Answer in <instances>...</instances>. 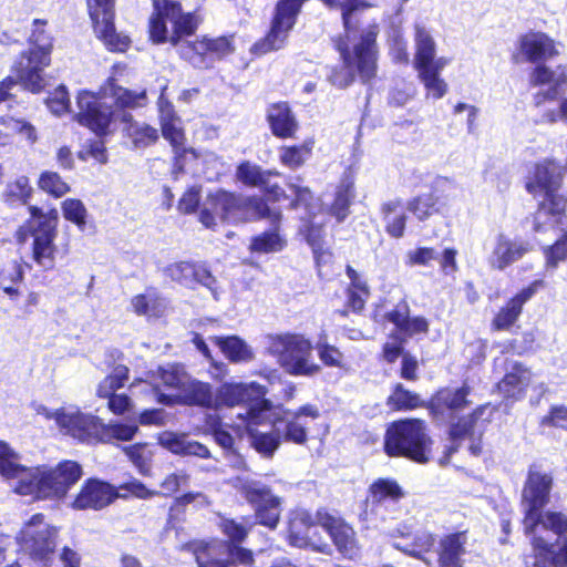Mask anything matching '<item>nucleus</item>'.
Segmentation results:
<instances>
[{"instance_id": "8fccbe9b", "label": "nucleus", "mask_w": 567, "mask_h": 567, "mask_svg": "<svg viewBox=\"0 0 567 567\" xmlns=\"http://www.w3.org/2000/svg\"><path fill=\"white\" fill-rule=\"evenodd\" d=\"M210 340L230 362L249 361L252 358L251 351L238 336H215Z\"/></svg>"}, {"instance_id": "7ed1b4c3", "label": "nucleus", "mask_w": 567, "mask_h": 567, "mask_svg": "<svg viewBox=\"0 0 567 567\" xmlns=\"http://www.w3.org/2000/svg\"><path fill=\"white\" fill-rule=\"evenodd\" d=\"M147 20L148 41L178 48L179 58L195 69H207L205 34L194 37L204 22L199 10L185 12L179 0H152Z\"/></svg>"}, {"instance_id": "3c124183", "label": "nucleus", "mask_w": 567, "mask_h": 567, "mask_svg": "<svg viewBox=\"0 0 567 567\" xmlns=\"http://www.w3.org/2000/svg\"><path fill=\"white\" fill-rule=\"evenodd\" d=\"M386 405L395 412L412 411L417 408L425 409V401L416 392L405 389L401 383H396L386 399Z\"/></svg>"}, {"instance_id": "a18cd8bd", "label": "nucleus", "mask_w": 567, "mask_h": 567, "mask_svg": "<svg viewBox=\"0 0 567 567\" xmlns=\"http://www.w3.org/2000/svg\"><path fill=\"white\" fill-rule=\"evenodd\" d=\"M260 423L245 422L246 433L250 439L252 449L264 457H272L282 440L279 432H260L255 426Z\"/></svg>"}, {"instance_id": "1a4fd4ad", "label": "nucleus", "mask_w": 567, "mask_h": 567, "mask_svg": "<svg viewBox=\"0 0 567 567\" xmlns=\"http://www.w3.org/2000/svg\"><path fill=\"white\" fill-rule=\"evenodd\" d=\"M28 218L18 228L20 240L31 238V258L40 267L51 270L55 266L58 247L55 239L60 221L59 210L54 206L44 209L39 205H28Z\"/></svg>"}, {"instance_id": "72a5a7b5", "label": "nucleus", "mask_w": 567, "mask_h": 567, "mask_svg": "<svg viewBox=\"0 0 567 567\" xmlns=\"http://www.w3.org/2000/svg\"><path fill=\"white\" fill-rule=\"evenodd\" d=\"M16 135L29 144L38 140L37 130L29 121L10 115L0 116V147L11 145Z\"/></svg>"}, {"instance_id": "de8ad7c7", "label": "nucleus", "mask_w": 567, "mask_h": 567, "mask_svg": "<svg viewBox=\"0 0 567 567\" xmlns=\"http://www.w3.org/2000/svg\"><path fill=\"white\" fill-rule=\"evenodd\" d=\"M122 121L126 123L125 134L135 147H147L158 141L159 136L156 127L146 123L135 122L131 114H124Z\"/></svg>"}, {"instance_id": "864d4df0", "label": "nucleus", "mask_w": 567, "mask_h": 567, "mask_svg": "<svg viewBox=\"0 0 567 567\" xmlns=\"http://www.w3.org/2000/svg\"><path fill=\"white\" fill-rule=\"evenodd\" d=\"M369 494L374 503H382L386 499L398 502L404 496V492L394 478L380 477L369 486Z\"/></svg>"}, {"instance_id": "5fc2aeb1", "label": "nucleus", "mask_w": 567, "mask_h": 567, "mask_svg": "<svg viewBox=\"0 0 567 567\" xmlns=\"http://www.w3.org/2000/svg\"><path fill=\"white\" fill-rule=\"evenodd\" d=\"M167 104V112L161 118V131L163 137L169 143L172 148L186 145L187 137L183 127L176 124L178 120L175 115L174 109L171 103Z\"/></svg>"}, {"instance_id": "473e14b6", "label": "nucleus", "mask_w": 567, "mask_h": 567, "mask_svg": "<svg viewBox=\"0 0 567 567\" xmlns=\"http://www.w3.org/2000/svg\"><path fill=\"white\" fill-rule=\"evenodd\" d=\"M486 411H489V414H493L496 411V408L489 402L478 404L468 414L458 417L456 416L454 420L447 422L449 440L451 442H461L465 439H472L475 434L476 424Z\"/></svg>"}, {"instance_id": "ea45409f", "label": "nucleus", "mask_w": 567, "mask_h": 567, "mask_svg": "<svg viewBox=\"0 0 567 567\" xmlns=\"http://www.w3.org/2000/svg\"><path fill=\"white\" fill-rule=\"evenodd\" d=\"M402 208L401 199L385 202L380 208L384 220V231L393 239H400L405 234L408 216Z\"/></svg>"}, {"instance_id": "9d476101", "label": "nucleus", "mask_w": 567, "mask_h": 567, "mask_svg": "<svg viewBox=\"0 0 567 567\" xmlns=\"http://www.w3.org/2000/svg\"><path fill=\"white\" fill-rule=\"evenodd\" d=\"M433 440L426 424L416 417L400 419L391 422L384 433L383 452L392 458H406L416 464H426L431 460Z\"/></svg>"}, {"instance_id": "f8f14e48", "label": "nucleus", "mask_w": 567, "mask_h": 567, "mask_svg": "<svg viewBox=\"0 0 567 567\" xmlns=\"http://www.w3.org/2000/svg\"><path fill=\"white\" fill-rule=\"evenodd\" d=\"M415 43L414 66L419 78L433 99H441L447 92V84L440 78V73L447 61L435 59V42L425 29L417 28Z\"/></svg>"}, {"instance_id": "20e7f679", "label": "nucleus", "mask_w": 567, "mask_h": 567, "mask_svg": "<svg viewBox=\"0 0 567 567\" xmlns=\"http://www.w3.org/2000/svg\"><path fill=\"white\" fill-rule=\"evenodd\" d=\"M237 520L233 517L220 516L217 527L224 540L192 539L182 545V550L190 553L198 567H251L255 555L243 544L248 538L252 524L249 517Z\"/></svg>"}, {"instance_id": "a211bd4d", "label": "nucleus", "mask_w": 567, "mask_h": 567, "mask_svg": "<svg viewBox=\"0 0 567 567\" xmlns=\"http://www.w3.org/2000/svg\"><path fill=\"white\" fill-rule=\"evenodd\" d=\"M316 518L343 558L353 559L359 555L357 532L343 517L332 515L326 507H319Z\"/></svg>"}, {"instance_id": "13d9d810", "label": "nucleus", "mask_w": 567, "mask_h": 567, "mask_svg": "<svg viewBox=\"0 0 567 567\" xmlns=\"http://www.w3.org/2000/svg\"><path fill=\"white\" fill-rule=\"evenodd\" d=\"M61 210L63 218L73 225L79 230L84 231L87 225V209L83 202L79 198H66L61 202Z\"/></svg>"}, {"instance_id": "79ce46f5", "label": "nucleus", "mask_w": 567, "mask_h": 567, "mask_svg": "<svg viewBox=\"0 0 567 567\" xmlns=\"http://www.w3.org/2000/svg\"><path fill=\"white\" fill-rule=\"evenodd\" d=\"M96 38L105 49L113 53H125L132 44L127 34L116 31L115 20H109L92 27Z\"/></svg>"}, {"instance_id": "2f4dec72", "label": "nucleus", "mask_w": 567, "mask_h": 567, "mask_svg": "<svg viewBox=\"0 0 567 567\" xmlns=\"http://www.w3.org/2000/svg\"><path fill=\"white\" fill-rule=\"evenodd\" d=\"M239 223H249L267 219L277 224L282 221L280 209H272L264 196L241 194Z\"/></svg>"}, {"instance_id": "dca6fc26", "label": "nucleus", "mask_w": 567, "mask_h": 567, "mask_svg": "<svg viewBox=\"0 0 567 567\" xmlns=\"http://www.w3.org/2000/svg\"><path fill=\"white\" fill-rule=\"evenodd\" d=\"M470 394L471 386L468 384H463L456 389L441 386L425 401V409L433 422L447 424L470 405Z\"/></svg>"}, {"instance_id": "6e6552de", "label": "nucleus", "mask_w": 567, "mask_h": 567, "mask_svg": "<svg viewBox=\"0 0 567 567\" xmlns=\"http://www.w3.org/2000/svg\"><path fill=\"white\" fill-rule=\"evenodd\" d=\"M27 42L29 48L19 54L12 71L25 90L40 93L45 85L43 71L51 64L54 48L48 19H33Z\"/></svg>"}, {"instance_id": "e433bc0d", "label": "nucleus", "mask_w": 567, "mask_h": 567, "mask_svg": "<svg viewBox=\"0 0 567 567\" xmlns=\"http://www.w3.org/2000/svg\"><path fill=\"white\" fill-rule=\"evenodd\" d=\"M437 543V536L431 530H417L411 543H393V547L404 555L429 564V555L434 551Z\"/></svg>"}, {"instance_id": "37998d69", "label": "nucleus", "mask_w": 567, "mask_h": 567, "mask_svg": "<svg viewBox=\"0 0 567 567\" xmlns=\"http://www.w3.org/2000/svg\"><path fill=\"white\" fill-rule=\"evenodd\" d=\"M7 298L11 307L16 310L17 317L25 318L38 308L41 293L22 282L17 288L10 290Z\"/></svg>"}, {"instance_id": "f03ea898", "label": "nucleus", "mask_w": 567, "mask_h": 567, "mask_svg": "<svg viewBox=\"0 0 567 567\" xmlns=\"http://www.w3.org/2000/svg\"><path fill=\"white\" fill-rule=\"evenodd\" d=\"M19 453L0 440V475L19 478L16 492L35 501H62L83 476L82 465L74 460H62L54 466L28 467L19 463Z\"/></svg>"}, {"instance_id": "a19ab883", "label": "nucleus", "mask_w": 567, "mask_h": 567, "mask_svg": "<svg viewBox=\"0 0 567 567\" xmlns=\"http://www.w3.org/2000/svg\"><path fill=\"white\" fill-rule=\"evenodd\" d=\"M133 312L146 318L159 319L166 312L165 299L154 289L148 288L146 292L135 295L131 299Z\"/></svg>"}, {"instance_id": "69168bd1", "label": "nucleus", "mask_w": 567, "mask_h": 567, "mask_svg": "<svg viewBox=\"0 0 567 567\" xmlns=\"http://www.w3.org/2000/svg\"><path fill=\"white\" fill-rule=\"evenodd\" d=\"M116 487L118 498L122 499H128L131 497L138 499H150L155 496H159V491L148 488L137 478H131L130 481L124 482Z\"/></svg>"}, {"instance_id": "603ef678", "label": "nucleus", "mask_w": 567, "mask_h": 567, "mask_svg": "<svg viewBox=\"0 0 567 567\" xmlns=\"http://www.w3.org/2000/svg\"><path fill=\"white\" fill-rule=\"evenodd\" d=\"M38 188L53 199H60L71 192L70 184L55 171H42L37 179Z\"/></svg>"}, {"instance_id": "0e129e2a", "label": "nucleus", "mask_w": 567, "mask_h": 567, "mask_svg": "<svg viewBox=\"0 0 567 567\" xmlns=\"http://www.w3.org/2000/svg\"><path fill=\"white\" fill-rule=\"evenodd\" d=\"M138 427L133 424H125L116 422L113 424L103 423L101 444L112 443L114 440L117 441H131L137 433Z\"/></svg>"}, {"instance_id": "c03bdc74", "label": "nucleus", "mask_w": 567, "mask_h": 567, "mask_svg": "<svg viewBox=\"0 0 567 567\" xmlns=\"http://www.w3.org/2000/svg\"><path fill=\"white\" fill-rule=\"evenodd\" d=\"M25 540L29 544L30 556L44 560L55 550L54 528L47 526L41 530H27Z\"/></svg>"}, {"instance_id": "6e6d98bb", "label": "nucleus", "mask_w": 567, "mask_h": 567, "mask_svg": "<svg viewBox=\"0 0 567 567\" xmlns=\"http://www.w3.org/2000/svg\"><path fill=\"white\" fill-rule=\"evenodd\" d=\"M337 6L341 9V19L344 29V35L342 38L354 39L355 33L358 32V21L353 13L357 10L368 9L371 4L367 0H343V2L339 3L337 1Z\"/></svg>"}, {"instance_id": "39448f33", "label": "nucleus", "mask_w": 567, "mask_h": 567, "mask_svg": "<svg viewBox=\"0 0 567 567\" xmlns=\"http://www.w3.org/2000/svg\"><path fill=\"white\" fill-rule=\"evenodd\" d=\"M563 182V167L553 158L535 163L526 176V192L538 199L533 219L535 233H545L564 224L567 217V196L560 193Z\"/></svg>"}, {"instance_id": "7c9ffc66", "label": "nucleus", "mask_w": 567, "mask_h": 567, "mask_svg": "<svg viewBox=\"0 0 567 567\" xmlns=\"http://www.w3.org/2000/svg\"><path fill=\"white\" fill-rule=\"evenodd\" d=\"M528 250L529 247L526 243L512 240L506 235L499 234L496 237L489 265L493 269L504 270L519 260Z\"/></svg>"}, {"instance_id": "412c9836", "label": "nucleus", "mask_w": 567, "mask_h": 567, "mask_svg": "<svg viewBox=\"0 0 567 567\" xmlns=\"http://www.w3.org/2000/svg\"><path fill=\"white\" fill-rule=\"evenodd\" d=\"M54 420L65 435L78 442L92 445L101 444L103 421L99 416L82 412L68 413L63 409H59L54 413Z\"/></svg>"}, {"instance_id": "b1692460", "label": "nucleus", "mask_w": 567, "mask_h": 567, "mask_svg": "<svg viewBox=\"0 0 567 567\" xmlns=\"http://www.w3.org/2000/svg\"><path fill=\"white\" fill-rule=\"evenodd\" d=\"M544 287L543 280H534L511 296L494 313L491 330L494 332L509 331L523 315L525 305Z\"/></svg>"}, {"instance_id": "680f3d73", "label": "nucleus", "mask_w": 567, "mask_h": 567, "mask_svg": "<svg viewBox=\"0 0 567 567\" xmlns=\"http://www.w3.org/2000/svg\"><path fill=\"white\" fill-rule=\"evenodd\" d=\"M317 354L324 367L346 369L347 360L343 352L327 340H319L316 344Z\"/></svg>"}, {"instance_id": "cd10ccee", "label": "nucleus", "mask_w": 567, "mask_h": 567, "mask_svg": "<svg viewBox=\"0 0 567 567\" xmlns=\"http://www.w3.org/2000/svg\"><path fill=\"white\" fill-rule=\"evenodd\" d=\"M266 122L279 140H293L300 128L295 112L287 101L272 102L266 109Z\"/></svg>"}, {"instance_id": "c756f323", "label": "nucleus", "mask_w": 567, "mask_h": 567, "mask_svg": "<svg viewBox=\"0 0 567 567\" xmlns=\"http://www.w3.org/2000/svg\"><path fill=\"white\" fill-rule=\"evenodd\" d=\"M100 93L109 95L113 100V107L117 110L137 109L146 105L147 93L143 89L133 91L118 84L117 79L112 74L102 84Z\"/></svg>"}, {"instance_id": "774afa93", "label": "nucleus", "mask_w": 567, "mask_h": 567, "mask_svg": "<svg viewBox=\"0 0 567 567\" xmlns=\"http://www.w3.org/2000/svg\"><path fill=\"white\" fill-rule=\"evenodd\" d=\"M173 153L171 174L177 179L186 172L187 165L190 162H196L199 155L195 148L186 145L173 148Z\"/></svg>"}, {"instance_id": "4be33fe9", "label": "nucleus", "mask_w": 567, "mask_h": 567, "mask_svg": "<svg viewBox=\"0 0 567 567\" xmlns=\"http://www.w3.org/2000/svg\"><path fill=\"white\" fill-rule=\"evenodd\" d=\"M559 55L556 41L546 32L528 31L517 39V48L511 55L515 64L545 63Z\"/></svg>"}, {"instance_id": "bb28decb", "label": "nucleus", "mask_w": 567, "mask_h": 567, "mask_svg": "<svg viewBox=\"0 0 567 567\" xmlns=\"http://www.w3.org/2000/svg\"><path fill=\"white\" fill-rule=\"evenodd\" d=\"M468 529L454 530L437 539V567H464V556L467 554Z\"/></svg>"}, {"instance_id": "09e8293b", "label": "nucleus", "mask_w": 567, "mask_h": 567, "mask_svg": "<svg viewBox=\"0 0 567 567\" xmlns=\"http://www.w3.org/2000/svg\"><path fill=\"white\" fill-rule=\"evenodd\" d=\"M207 69L213 68L215 61H221L230 56L236 51L235 34H223L209 37L205 34Z\"/></svg>"}, {"instance_id": "bf43d9fd", "label": "nucleus", "mask_w": 567, "mask_h": 567, "mask_svg": "<svg viewBox=\"0 0 567 567\" xmlns=\"http://www.w3.org/2000/svg\"><path fill=\"white\" fill-rule=\"evenodd\" d=\"M130 379V369L124 364L116 365L113 371L104 377L96 388V395L113 394L122 389Z\"/></svg>"}, {"instance_id": "338daca9", "label": "nucleus", "mask_w": 567, "mask_h": 567, "mask_svg": "<svg viewBox=\"0 0 567 567\" xmlns=\"http://www.w3.org/2000/svg\"><path fill=\"white\" fill-rule=\"evenodd\" d=\"M79 159L87 162L93 159L97 164H106L109 161L107 150L103 138L89 140L76 153Z\"/></svg>"}, {"instance_id": "49530a36", "label": "nucleus", "mask_w": 567, "mask_h": 567, "mask_svg": "<svg viewBox=\"0 0 567 567\" xmlns=\"http://www.w3.org/2000/svg\"><path fill=\"white\" fill-rule=\"evenodd\" d=\"M313 144L312 140H306L300 144L281 145L278 148L279 163L290 171L301 168L311 157Z\"/></svg>"}, {"instance_id": "f3484780", "label": "nucleus", "mask_w": 567, "mask_h": 567, "mask_svg": "<svg viewBox=\"0 0 567 567\" xmlns=\"http://www.w3.org/2000/svg\"><path fill=\"white\" fill-rule=\"evenodd\" d=\"M320 415L317 405L307 403L295 410H281L274 416L272 424L277 427L282 442L306 445L309 441V429L305 417L317 420Z\"/></svg>"}, {"instance_id": "58836bf2", "label": "nucleus", "mask_w": 567, "mask_h": 567, "mask_svg": "<svg viewBox=\"0 0 567 567\" xmlns=\"http://www.w3.org/2000/svg\"><path fill=\"white\" fill-rule=\"evenodd\" d=\"M408 209L419 221H425L434 216L443 215L445 202L437 190L414 196L408 202Z\"/></svg>"}, {"instance_id": "f257e3e1", "label": "nucleus", "mask_w": 567, "mask_h": 567, "mask_svg": "<svg viewBox=\"0 0 567 567\" xmlns=\"http://www.w3.org/2000/svg\"><path fill=\"white\" fill-rule=\"evenodd\" d=\"M554 485L551 473L533 463L522 489L524 535L530 551L523 555L525 567H567V514L545 509Z\"/></svg>"}, {"instance_id": "4468645a", "label": "nucleus", "mask_w": 567, "mask_h": 567, "mask_svg": "<svg viewBox=\"0 0 567 567\" xmlns=\"http://www.w3.org/2000/svg\"><path fill=\"white\" fill-rule=\"evenodd\" d=\"M239 494L254 508L255 523L270 530L278 527L281 501L271 488L258 482L245 481L236 486Z\"/></svg>"}, {"instance_id": "5701e85b", "label": "nucleus", "mask_w": 567, "mask_h": 567, "mask_svg": "<svg viewBox=\"0 0 567 567\" xmlns=\"http://www.w3.org/2000/svg\"><path fill=\"white\" fill-rule=\"evenodd\" d=\"M313 347L310 340L299 334L288 337L280 353L281 365L291 375H315L320 372L319 364L310 362Z\"/></svg>"}, {"instance_id": "423d86ee", "label": "nucleus", "mask_w": 567, "mask_h": 567, "mask_svg": "<svg viewBox=\"0 0 567 567\" xmlns=\"http://www.w3.org/2000/svg\"><path fill=\"white\" fill-rule=\"evenodd\" d=\"M411 308L405 298L401 299L391 310L381 317L377 309L372 312L375 322H389L394 329L388 334V341L381 347V358L388 364H393L401 358L400 377L414 382L419 379V362L416 357L405 351V343L416 334H427L430 322L423 316L411 317Z\"/></svg>"}, {"instance_id": "aec40b11", "label": "nucleus", "mask_w": 567, "mask_h": 567, "mask_svg": "<svg viewBox=\"0 0 567 567\" xmlns=\"http://www.w3.org/2000/svg\"><path fill=\"white\" fill-rule=\"evenodd\" d=\"M118 499L117 487L100 477H87L73 496L70 507L74 511L100 512Z\"/></svg>"}, {"instance_id": "2eb2a0df", "label": "nucleus", "mask_w": 567, "mask_h": 567, "mask_svg": "<svg viewBox=\"0 0 567 567\" xmlns=\"http://www.w3.org/2000/svg\"><path fill=\"white\" fill-rule=\"evenodd\" d=\"M318 520L306 509L295 511L288 518L286 542L299 549H310L319 554L330 551L328 543L317 529Z\"/></svg>"}, {"instance_id": "a878e982", "label": "nucleus", "mask_w": 567, "mask_h": 567, "mask_svg": "<svg viewBox=\"0 0 567 567\" xmlns=\"http://www.w3.org/2000/svg\"><path fill=\"white\" fill-rule=\"evenodd\" d=\"M157 400L158 402L169 406L179 404L203 409H215V394L213 392V386L207 382L198 380L185 382L181 392L176 395L161 393Z\"/></svg>"}, {"instance_id": "c9c22d12", "label": "nucleus", "mask_w": 567, "mask_h": 567, "mask_svg": "<svg viewBox=\"0 0 567 567\" xmlns=\"http://www.w3.org/2000/svg\"><path fill=\"white\" fill-rule=\"evenodd\" d=\"M346 275L350 282L346 289V306L354 313H360L371 295L367 279L360 275L351 265L346 266Z\"/></svg>"}, {"instance_id": "052dcab7", "label": "nucleus", "mask_w": 567, "mask_h": 567, "mask_svg": "<svg viewBox=\"0 0 567 567\" xmlns=\"http://www.w3.org/2000/svg\"><path fill=\"white\" fill-rule=\"evenodd\" d=\"M24 280V269L20 260H12L0 269V289L8 296Z\"/></svg>"}, {"instance_id": "4c0bfd02", "label": "nucleus", "mask_w": 567, "mask_h": 567, "mask_svg": "<svg viewBox=\"0 0 567 567\" xmlns=\"http://www.w3.org/2000/svg\"><path fill=\"white\" fill-rule=\"evenodd\" d=\"M269 224V229L250 238L248 249L251 254H274L287 247V239L282 234L281 221Z\"/></svg>"}, {"instance_id": "393cba45", "label": "nucleus", "mask_w": 567, "mask_h": 567, "mask_svg": "<svg viewBox=\"0 0 567 567\" xmlns=\"http://www.w3.org/2000/svg\"><path fill=\"white\" fill-rule=\"evenodd\" d=\"M534 372L522 361H514L511 368L495 383L494 390L506 404L523 401L532 384Z\"/></svg>"}, {"instance_id": "4d7b16f0", "label": "nucleus", "mask_w": 567, "mask_h": 567, "mask_svg": "<svg viewBox=\"0 0 567 567\" xmlns=\"http://www.w3.org/2000/svg\"><path fill=\"white\" fill-rule=\"evenodd\" d=\"M92 27L116 19V0H85Z\"/></svg>"}, {"instance_id": "0eeeda50", "label": "nucleus", "mask_w": 567, "mask_h": 567, "mask_svg": "<svg viewBox=\"0 0 567 567\" xmlns=\"http://www.w3.org/2000/svg\"><path fill=\"white\" fill-rule=\"evenodd\" d=\"M380 25L377 21L369 23L359 37V41L350 47L348 39L339 37L334 49L339 52L343 66H334L328 81L336 87L346 89L354 82L357 74L362 83H369L378 71V37Z\"/></svg>"}, {"instance_id": "f704fd0d", "label": "nucleus", "mask_w": 567, "mask_h": 567, "mask_svg": "<svg viewBox=\"0 0 567 567\" xmlns=\"http://www.w3.org/2000/svg\"><path fill=\"white\" fill-rule=\"evenodd\" d=\"M33 195L34 189L31 179L29 176L21 174L6 183L1 192V200L11 208L21 206L28 208V205H32L31 199Z\"/></svg>"}, {"instance_id": "e2e57ef3", "label": "nucleus", "mask_w": 567, "mask_h": 567, "mask_svg": "<svg viewBox=\"0 0 567 567\" xmlns=\"http://www.w3.org/2000/svg\"><path fill=\"white\" fill-rule=\"evenodd\" d=\"M236 179L243 185L255 188L265 184L262 168L249 161H241L235 172Z\"/></svg>"}, {"instance_id": "9b49d317", "label": "nucleus", "mask_w": 567, "mask_h": 567, "mask_svg": "<svg viewBox=\"0 0 567 567\" xmlns=\"http://www.w3.org/2000/svg\"><path fill=\"white\" fill-rule=\"evenodd\" d=\"M265 385L255 381L249 383L226 382L218 386L215 393V409L245 406L244 415H239L244 423H262V414L272 409V402L266 398Z\"/></svg>"}, {"instance_id": "ddd939ff", "label": "nucleus", "mask_w": 567, "mask_h": 567, "mask_svg": "<svg viewBox=\"0 0 567 567\" xmlns=\"http://www.w3.org/2000/svg\"><path fill=\"white\" fill-rule=\"evenodd\" d=\"M101 94L86 90L79 92L76 96L78 113L74 118L81 126L94 133L96 137L104 138L113 132L115 111L112 105L103 101Z\"/></svg>"}, {"instance_id": "c85d7f7f", "label": "nucleus", "mask_w": 567, "mask_h": 567, "mask_svg": "<svg viewBox=\"0 0 567 567\" xmlns=\"http://www.w3.org/2000/svg\"><path fill=\"white\" fill-rule=\"evenodd\" d=\"M355 198V169L348 166L336 186L333 199L328 207L330 216L342 223L350 215V207Z\"/></svg>"}, {"instance_id": "6ab92c4d", "label": "nucleus", "mask_w": 567, "mask_h": 567, "mask_svg": "<svg viewBox=\"0 0 567 567\" xmlns=\"http://www.w3.org/2000/svg\"><path fill=\"white\" fill-rule=\"evenodd\" d=\"M241 194L219 188L206 197L207 207L200 209L198 220L209 229L217 226L216 216L224 223H239Z\"/></svg>"}]
</instances>
